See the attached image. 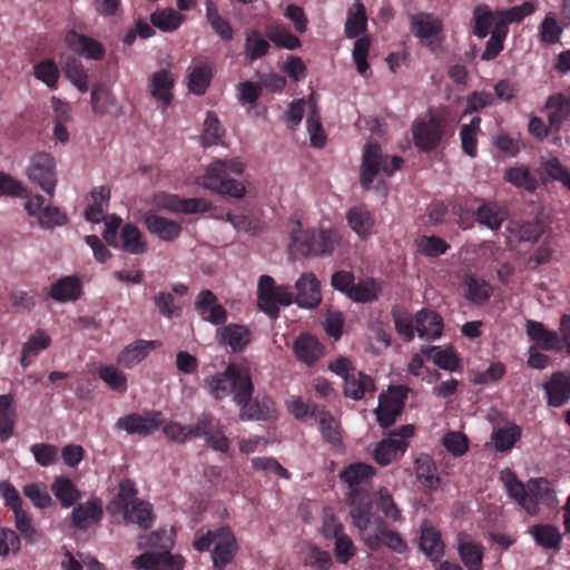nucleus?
Returning a JSON list of instances; mask_svg holds the SVG:
<instances>
[{"instance_id": "f257e3e1", "label": "nucleus", "mask_w": 570, "mask_h": 570, "mask_svg": "<svg viewBox=\"0 0 570 570\" xmlns=\"http://www.w3.org/2000/svg\"><path fill=\"white\" fill-rule=\"evenodd\" d=\"M250 371L245 363H229L223 373L205 379L209 393L217 400L233 394L234 402H242L250 389Z\"/></svg>"}, {"instance_id": "f03ea898", "label": "nucleus", "mask_w": 570, "mask_h": 570, "mask_svg": "<svg viewBox=\"0 0 570 570\" xmlns=\"http://www.w3.org/2000/svg\"><path fill=\"white\" fill-rule=\"evenodd\" d=\"M244 168V164L237 158L215 160L202 177V185L220 195L242 198L246 191L244 184L229 175H242Z\"/></svg>"}, {"instance_id": "7ed1b4c3", "label": "nucleus", "mask_w": 570, "mask_h": 570, "mask_svg": "<svg viewBox=\"0 0 570 570\" xmlns=\"http://www.w3.org/2000/svg\"><path fill=\"white\" fill-rule=\"evenodd\" d=\"M338 243L340 235L334 229H299L292 234L291 250L299 256H327Z\"/></svg>"}, {"instance_id": "20e7f679", "label": "nucleus", "mask_w": 570, "mask_h": 570, "mask_svg": "<svg viewBox=\"0 0 570 570\" xmlns=\"http://www.w3.org/2000/svg\"><path fill=\"white\" fill-rule=\"evenodd\" d=\"M402 164V157L393 156L389 158L382 154L381 146L377 142H367L363 151L361 165L360 184L362 188L368 190L380 170L386 176H392L401 168Z\"/></svg>"}, {"instance_id": "39448f33", "label": "nucleus", "mask_w": 570, "mask_h": 570, "mask_svg": "<svg viewBox=\"0 0 570 570\" xmlns=\"http://www.w3.org/2000/svg\"><path fill=\"white\" fill-rule=\"evenodd\" d=\"M258 304L269 317L276 318L279 314L278 305L288 306L295 302L294 295L286 286H276L274 278L263 275L258 281Z\"/></svg>"}, {"instance_id": "423d86ee", "label": "nucleus", "mask_w": 570, "mask_h": 570, "mask_svg": "<svg viewBox=\"0 0 570 570\" xmlns=\"http://www.w3.org/2000/svg\"><path fill=\"white\" fill-rule=\"evenodd\" d=\"M446 122L439 115L420 119L413 124L412 132L415 147L424 153L436 149L445 134Z\"/></svg>"}, {"instance_id": "0eeeda50", "label": "nucleus", "mask_w": 570, "mask_h": 570, "mask_svg": "<svg viewBox=\"0 0 570 570\" xmlns=\"http://www.w3.org/2000/svg\"><path fill=\"white\" fill-rule=\"evenodd\" d=\"M414 434L412 424L402 425L390 433L387 439L379 442L374 449L373 458L380 465H387L403 455L409 446L407 439Z\"/></svg>"}, {"instance_id": "6e6552de", "label": "nucleus", "mask_w": 570, "mask_h": 570, "mask_svg": "<svg viewBox=\"0 0 570 570\" xmlns=\"http://www.w3.org/2000/svg\"><path fill=\"white\" fill-rule=\"evenodd\" d=\"M409 389L402 385L391 386L387 393L379 396V406L375 410L379 424L386 429L393 425L402 414Z\"/></svg>"}, {"instance_id": "1a4fd4ad", "label": "nucleus", "mask_w": 570, "mask_h": 570, "mask_svg": "<svg viewBox=\"0 0 570 570\" xmlns=\"http://www.w3.org/2000/svg\"><path fill=\"white\" fill-rule=\"evenodd\" d=\"M242 402H236L239 406V417L244 421H269L277 417V410L275 402L268 395L262 397H253L254 383L250 380V389Z\"/></svg>"}, {"instance_id": "9d476101", "label": "nucleus", "mask_w": 570, "mask_h": 570, "mask_svg": "<svg viewBox=\"0 0 570 570\" xmlns=\"http://www.w3.org/2000/svg\"><path fill=\"white\" fill-rule=\"evenodd\" d=\"M161 424V412L147 411L142 414L130 413L119 417L116 422V428L126 431L130 435L146 438L158 431Z\"/></svg>"}, {"instance_id": "9b49d317", "label": "nucleus", "mask_w": 570, "mask_h": 570, "mask_svg": "<svg viewBox=\"0 0 570 570\" xmlns=\"http://www.w3.org/2000/svg\"><path fill=\"white\" fill-rule=\"evenodd\" d=\"M374 527L375 532L364 537L363 541L371 551H377L383 546L400 554L407 551L406 541L399 532L391 530L383 518L376 517L374 519Z\"/></svg>"}, {"instance_id": "f8f14e48", "label": "nucleus", "mask_w": 570, "mask_h": 570, "mask_svg": "<svg viewBox=\"0 0 570 570\" xmlns=\"http://www.w3.org/2000/svg\"><path fill=\"white\" fill-rule=\"evenodd\" d=\"M55 167V159L50 154L38 153L32 157L28 169L30 180L50 197L53 196L57 184Z\"/></svg>"}, {"instance_id": "ddd939ff", "label": "nucleus", "mask_w": 570, "mask_h": 570, "mask_svg": "<svg viewBox=\"0 0 570 570\" xmlns=\"http://www.w3.org/2000/svg\"><path fill=\"white\" fill-rule=\"evenodd\" d=\"M175 76L168 68H161L150 75L147 90L151 98L159 102L165 110L174 100Z\"/></svg>"}, {"instance_id": "4468645a", "label": "nucleus", "mask_w": 570, "mask_h": 570, "mask_svg": "<svg viewBox=\"0 0 570 570\" xmlns=\"http://www.w3.org/2000/svg\"><path fill=\"white\" fill-rule=\"evenodd\" d=\"M216 337L220 345L228 347L233 353H242L250 344L252 331L243 325L229 323L216 331Z\"/></svg>"}, {"instance_id": "2eb2a0df", "label": "nucleus", "mask_w": 570, "mask_h": 570, "mask_svg": "<svg viewBox=\"0 0 570 570\" xmlns=\"http://www.w3.org/2000/svg\"><path fill=\"white\" fill-rule=\"evenodd\" d=\"M455 541L460 560L466 569L482 570L484 556V547L482 543L474 541L472 537L464 531H460L456 534Z\"/></svg>"}, {"instance_id": "dca6fc26", "label": "nucleus", "mask_w": 570, "mask_h": 570, "mask_svg": "<svg viewBox=\"0 0 570 570\" xmlns=\"http://www.w3.org/2000/svg\"><path fill=\"white\" fill-rule=\"evenodd\" d=\"M237 542L234 533L227 527L217 530L216 542L212 552L213 564L217 570H224L237 552Z\"/></svg>"}, {"instance_id": "f3484780", "label": "nucleus", "mask_w": 570, "mask_h": 570, "mask_svg": "<svg viewBox=\"0 0 570 570\" xmlns=\"http://www.w3.org/2000/svg\"><path fill=\"white\" fill-rule=\"evenodd\" d=\"M525 333L528 338L534 342L533 346L537 348L558 353L563 351L559 333L548 330L541 322L527 320Z\"/></svg>"}, {"instance_id": "a211bd4d", "label": "nucleus", "mask_w": 570, "mask_h": 570, "mask_svg": "<svg viewBox=\"0 0 570 570\" xmlns=\"http://www.w3.org/2000/svg\"><path fill=\"white\" fill-rule=\"evenodd\" d=\"M419 548L433 563L441 562L445 554V543L440 530L426 521L420 528Z\"/></svg>"}, {"instance_id": "6ab92c4d", "label": "nucleus", "mask_w": 570, "mask_h": 570, "mask_svg": "<svg viewBox=\"0 0 570 570\" xmlns=\"http://www.w3.org/2000/svg\"><path fill=\"white\" fill-rule=\"evenodd\" d=\"M195 309L199 316L214 325H225L227 321L226 308L217 303L216 295L209 289H203L196 297Z\"/></svg>"}, {"instance_id": "aec40b11", "label": "nucleus", "mask_w": 570, "mask_h": 570, "mask_svg": "<svg viewBox=\"0 0 570 570\" xmlns=\"http://www.w3.org/2000/svg\"><path fill=\"white\" fill-rule=\"evenodd\" d=\"M195 309L199 316L214 325H225L227 321L226 308L217 303L216 295L209 289H203L196 297Z\"/></svg>"}, {"instance_id": "412c9836", "label": "nucleus", "mask_w": 570, "mask_h": 570, "mask_svg": "<svg viewBox=\"0 0 570 570\" xmlns=\"http://www.w3.org/2000/svg\"><path fill=\"white\" fill-rule=\"evenodd\" d=\"M195 309L199 316L214 325H225L227 321L226 308L217 303L216 295L209 289H203L196 297Z\"/></svg>"}, {"instance_id": "4be33fe9", "label": "nucleus", "mask_w": 570, "mask_h": 570, "mask_svg": "<svg viewBox=\"0 0 570 570\" xmlns=\"http://www.w3.org/2000/svg\"><path fill=\"white\" fill-rule=\"evenodd\" d=\"M142 223L151 235L167 243L176 240L183 230L178 222L150 212L142 215Z\"/></svg>"}, {"instance_id": "5701e85b", "label": "nucleus", "mask_w": 570, "mask_h": 570, "mask_svg": "<svg viewBox=\"0 0 570 570\" xmlns=\"http://www.w3.org/2000/svg\"><path fill=\"white\" fill-rule=\"evenodd\" d=\"M295 303L303 308H315L322 301L321 284L313 273H304L295 283Z\"/></svg>"}, {"instance_id": "b1692460", "label": "nucleus", "mask_w": 570, "mask_h": 570, "mask_svg": "<svg viewBox=\"0 0 570 570\" xmlns=\"http://www.w3.org/2000/svg\"><path fill=\"white\" fill-rule=\"evenodd\" d=\"M65 41L71 51L88 59L100 60L106 52L101 42L75 30L66 33Z\"/></svg>"}, {"instance_id": "393cba45", "label": "nucleus", "mask_w": 570, "mask_h": 570, "mask_svg": "<svg viewBox=\"0 0 570 570\" xmlns=\"http://www.w3.org/2000/svg\"><path fill=\"white\" fill-rule=\"evenodd\" d=\"M547 404L552 407H561L570 400V376L563 372H554L544 382Z\"/></svg>"}, {"instance_id": "a878e982", "label": "nucleus", "mask_w": 570, "mask_h": 570, "mask_svg": "<svg viewBox=\"0 0 570 570\" xmlns=\"http://www.w3.org/2000/svg\"><path fill=\"white\" fill-rule=\"evenodd\" d=\"M528 498L534 504V512H528L532 517L539 513L540 504L549 509H553L558 504L556 491L544 478H532L528 481Z\"/></svg>"}, {"instance_id": "bb28decb", "label": "nucleus", "mask_w": 570, "mask_h": 570, "mask_svg": "<svg viewBox=\"0 0 570 570\" xmlns=\"http://www.w3.org/2000/svg\"><path fill=\"white\" fill-rule=\"evenodd\" d=\"M214 77L212 62L204 59H195L189 67L188 90L197 96L205 95Z\"/></svg>"}, {"instance_id": "cd10ccee", "label": "nucleus", "mask_w": 570, "mask_h": 570, "mask_svg": "<svg viewBox=\"0 0 570 570\" xmlns=\"http://www.w3.org/2000/svg\"><path fill=\"white\" fill-rule=\"evenodd\" d=\"M293 351L299 362L313 366L323 356L324 346L313 335L303 333L294 341Z\"/></svg>"}, {"instance_id": "c85d7f7f", "label": "nucleus", "mask_w": 570, "mask_h": 570, "mask_svg": "<svg viewBox=\"0 0 570 570\" xmlns=\"http://www.w3.org/2000/svg\"><path fill=\"white\" fill-rule=\"evenodd\" d=\"M159 346H161L159 341L137 340L124 347L118 354L117 363L125 368H132L144 361L153 350Z\"/></svg>"}, {"instance_id": "c756f323", "label": "nucleus", "mask_w": 570, "mask_h": 570, "mask_svg": "<svg viewBox=\"0 0 570 570\" xmlns=\"http://www.w3.org/2000/svg\"><path fill=\"white\" fill-rule=\"evenodd\" d=\"M136 570H180L183 562L168 552L142 553L132 560Z\"/></svg>"}, {"instance_id": "7c9ffc66", "label": "nucleus", "mask_w": 570, "mask_h": 570, "mask_svg": "<svg viewBox=\"0 0 570 570\" xmlns=\"http://www.w3.org/2000/svg\"><path fill=\"white\" fill-rule=\"evenodd\" d=\"M415 330L419 337L435 341L442 335L443 320L436 312L422 308L415 314Z\"/></svg>"}, {"instance_id": "2f4dec72", "label": "nucleus", "mask_w": 570, "mask_h": 570, "mask_svg": "<svg viewBox=\"0 0 570 570\" xmlns=\"http://www.w3.org/2000/svg\"><path fill=\"white\" fill-rule=\"evenodd\" d=\"M82 295V283L77 275L63 276L56 281L49 291V296L58 302H73Z\"/></svg>"}, {"instance_id": "473e14b6", "label": "nucleus", "mask_w": 570, "mask_h": 570, "mask_svg": "<svg viewBox=\"0 0 570 570\" xmlns=\"http://www.w3.org/2000/svg\"><path fill=\"white\" fill-rule=\"evenodd\" d=\"M375 390L376 386L372 376L361 371H352L344 380V395L355 401L364 399L366 394H373Z\"/></svg>"}, {"instance_id": "72a5a7b5", "label": "nucleus", "mask_w": 570, "mask_h": 570, "mask_svg": "<svg viewBox=\"0 0 570 570\" xmlns=\"http://www.w3.org/2000/svg\"><path fill=\"white\" fill-rule=\"evenodd\" d=\"M126 524H137L140 529H150L154 524L155 514L149 502L135 499L127 508L120 510Z\"/></svg>"}, {"instance_id": "f704fd0d", "label": "nucleus", "mask_w": 570, "mask_h": 570, "mask_svg": "<svg viewBox=\"0 0 570 570\" xmlns=\"http://www.w3.org/2000/svg\"><path fill=\"white\" fill-rule=\"evenodd\" d=\"M350 515L353 524L360 531V537L364 541V537L370 535L368 528L374 524V514L372 513V502L368 498L360 500L353 499L351 502Z\"/></svg>"}, {"instance_id": "c9c22d12", "label": "nucleus", "mask_w": 570, "mask_h": 570, "mask_svg": "<svg viewBox=\"0 0 570 570\" xmlns=\"http://www.w3.org/2000/svg\"><path fill=\"white\" fill-rule=\"evenodd\" d=\"M501 481L510 498L515 500L527 512H534V504L528 498V483L523 484L510 469L501 472Z\"/></svg>"}, {"instance_id": "e433bc0d", "label": "nucleus", "mask_w": 570, "mask_h": 570, "mask_svg": "<svg viewBox=\"0 0 570 570\" xmlns=\"http://www.w3.org/2000/svg\"><path fill=\"white\" fill-rule=\"evenodd\" d=\"M102 507L97 500H89L83 504H78L72 510V525L79 530L86 531L91 523H97L102 518Z\"/></svg>"}, {"instance_id": "4c0bfd02", "label": "nucleus", "mask_w": 570, "mask_h": 570, "mask_svg": "<svg viewBox=\"0 0 570 570\" xmlns=\"http://www.w3.org/2000/svg\"><path fill=\"white\" fill-rule=\"evenodd\" d=\"M502 12L498 10L491 11L488 6L480 4L473 10V28L472 32L475 37L483 39L494 29L500 21Z\"/></svg>"}, {"instance_id": "58836bf2", "label": "nucleus", "mask_w": 570, "mask_h": 570, "mask_svg": "<svg viewBox=\"0 0 570 570\" xmlns=\"http://www.w3.org/2000/svg\"><path fill=\"white\" fill-rule=\"evenodd\" d=\"M348 226L361 238H367L374 228V217L372 213L364 206H354L346 214Z\"/></svg>"}, {"instance_id": "ea45409f", "label": "nucleus", "mask_w": 570, "mask_h": 570, "mask_svg": "<svg viewBox=\"0 0 570 570\" xmlns=\"http://www.w3.org/2000/svg\"><path fill=\"white\" fill-rule=\"evenodd\" d=\"M50 344L51 338L47 332L41 328L36 330L22 346L20 357L21 366L27 368L32 363V358L47 350Z\"/></svg>"}, {"instance_id": "a19ab883", "label": "nucleus", "mask_w": 570, "mask_h": 570, "mask_svg": "<svg viewBox=\"0 0 570 570\" xmlns=\"http://www.w3.org/2000/svg\"><path fill=\"white\" fill-rule=\"evenodd\" d=\"M507 215L504 207L494 202L482 203L475 212L478 223L491 230H499L507 219Z\"/></svg>"}, {"instance_id": "79ce46f5", "label": "nucleus", "mask_w": 570, "mask_h": 570, "mask_svg": "<svg viewBox=\"0 0 570 570\" xmlns=\"http://www.w3.org/2000/svg\"><path fill=\"white\" fill-rule=\"evenodd\" d=\"M120 247L124 252L132 255H141L147 252L148 246L142 238L140 229L130 223L125 224L120 229Z\"/></svg>"}, {"instance_id": "37998d69", "label": "nucleus", "mask_w": 570, "mask_h": 570, "mask_svg": "<svg viewBox=\"0 0 570 570\" xmlns=\"http://www.w3.org/2000/svg\"><path fill=\"white\" fill-rule=\"evenodd\" d=\"M17 411L11 394L0 395V439L9 440L13 435Z\"/></svg>"}, {"instance_id": "c03bdc74", "label": "nucleus", "mask_w": 570, "mask_h": 570, "mask_svg": "<svg viewBox=\"0 0 570 570\" xmlns=\"http://www.w3.org/2000/svg\"><path fill=\"white\" fill-rule=\"evenodd\" d=\"M51 491L63 508H70L81 499V492L69 478L63 475L55 479Z\"/></svg>"}, {"instance_id": "a18cd8bd", "label": "nucleus", "mask_w": 570, "mask_h": 570, "mask_svg": "<svg viewBox=\"0 0 570 570\" xmlns=\"http://www.w3.org/2000/svg\"><path fill=\"white\" fill-rule=\"evenodd\" d=\"M509 233L519 242H537L542 233L543 226L540 220H511L508 225Z\"/></svg>"}, {"instance_id": "49530a36", "label": "nucleus", "mask_w": 570, "mask_h": 570, "mask_svg": "<svg viewBox=\"0 0 570 570\" xmlns=\"http://www.w3.org/2000/svg\"><path fill=\"white\" fill-rule=\"evenodd\" d=\"M411 29L421 39H430L438 36L442 30V23L431 13H416L411 17Z\"/></svg>"}, {"instance_id": "de8ad7c7", "label": "nucleus", "mask_w": 570, "mask_h": 570, "mask_svg": "<svg viewBox=\"0 0 570 570\" xmlns=\"http://www.w3.org/2000/svg\"><path fill=\"white\" fill-rule=\"evenodd\" d=\"M503 179L518 188H523L529 193L538 188V179L524 165L509 167L504 170Z\"/></svg>"}, {"instance_id": "09e8293b", "label": "nucleus", "mask_w": 570, "mask_h": 570, "mask_svg": "<svg viewBox=\"0 0 570 570\" xmlns=\"http://www.w3.org/2000/svg\"><path fill=\"white\" fill-rule=\"evenodd\" d=\"M206 19L212 29L222 40L230 41L234 37V30L230 23L219 14L218 7L214 0H206Z\"/></svg>"}, {"instance_id": "8fccbe9b", "label": "nucleus", "mask_w": 570, "mask_h": 570, "mask_svg": "<svg viewBox=\"0 0 570 570\" xmlns=\"http://www.w3.org/2000/svg\"><path fill=\"white\" fill-rule=\"evenodd\" d=\"M186 20V16L173 8H165L151 13L150 22L154 27L164 32H173L177 30Z\"/></svg>"}, {"instance_id": "3c124183", "label": "nucleus", "mask_w": 570, "mask_h": 570, "mask_svg": "<svg viewBox=\"0 0 570 570\" xmlns=\"http://www.w3.org/2000/svg\"><path fill=\"white\" fill-rule=\"evenodd\" d=\"M374 473L375 470L372 465L358 462L344 468V470L340 473V478L351 488H354L363 483H367Z\"/></svg>"}, {"instance_id": "603ef678", "label": "nucleus", "mask_w": 570, "mask_h": 570, "mask_svg": "<svg viewBox=\"0 0 570 570\" xmlns=\"http://www.w3.org/2000/svg\"><path fill=\"white\" fill-rule=\"evenodd\" d=\"M245 36V56L250 62L268 53L271 45L257 29L247 30Z\"/></svg>"}, {"instance_id": "864d4df0", "label": "nucleus", "mask_w": 570, "mask_h": 570, "mask_svg": "<svg viewBox=\"0 0 570 570\" xmlns=\"http://www.w3.org/2000/svg\"><path fill=\"white\" fill-rule=\"evenodd\" d=\"M535 542L544 549H560L561 533L552 524H534L530 529Z\"/></svg>"}, {"instance_id": "5fc2aeb1", "label": "nucleus", "mask_w": 570, "mask_h": 570, "mask_svg": "<svg viewBox=\"0 0 570 570\" xmlns=\"http://www.w3.org/2000/svg\"><path fill=\"white\" fill-rule=\"evenodd\" d=\"M465 297L478 305L488 302L492 295L491 285L482 278L468 276L464 281Z\"/></svg>"}, {"instance_id": "6e6d98bb", "label": "nucleus", "mask_w": 570, "mask_h": 570, "mask_svg": "<svg viewBox=\"0 0 570 570\" xmlns=\"http://www.w3.org/2000/svg\"><path fill=\"white\" fill-rule=\"evenodd\" d=\"M509 28L504 22H498V26L491 30L490 39L485 43V48L481 53V60L490 61L495 59L504 49V41L507 39Z\"/></svg>"}, {"instance_id": "4d7b16f0", "label": "nucleus", "mask_w": 570, "mask_h": 570, "mask_svg": "<svg viewBox=\"0 0 570 570\" xmlns=\"http://www.w3.org/2000/svg\"><path fill=\"white\" fill-rule=\"evenodd\" d=\"M549 127L558 131L570 114V106L562 95L552 96L547 102Z\"/></svg>"}, {"instance_id": "13d9d810", "label": "nucleus", "mask_w": 570, "mask_h": 570, "mask_svg": "<svg viewBox=\"0 0 570 570\" xmlns=\"http://www.w3.org/2000/svg\"><path fill=\"white\" fill-rule=\"evenodd\" d=\"M521 428L517 424H510L504 428L495 429L492 433V441L495 450L507 452L521 439Z\"/></svg>"}, {"instance_id": "bf43d9fd", "label": "nucleus", "mask_w": 570, "mask_h": 570, "mask_svg": "<svg viewBox=\"0 0 570 570\" xmlns=\"http://www.w3.org/2000/svg\"><path fill=\"white\" fill-rule=\"evenodd\" d=\"M480 125L481 118L475 116L471 119L470 124H464L460 128L462 149L470 157L476 156L478 134L481 131Z\"/></svg>"}, {"instance_id": "052dcab7", "label": "nucleus", "mask_w": 570, "mask_h": 570, "mask_svg": "<svg viewBox=\"0 0 570 570\" xmlns=\"http://www.w3.org/2000/svg\"><path fill=\"white\" fill-rule=\"evenodd\" d=\"M315 419L318 422L320 431L323 439L333 445L340 444L342 441V436L338 423L335 420V417L331 414V412L326 411L325 409H322L321 411H318Z\"/></svg>"}, {"instance_id": "680f3d73", "label": "nucleus", "mask_w": 570, "mask_h": 570, "mask_svg": "<svg viewBox=\"0 0 570 570\" xmlns=\"http://www.w3.org/2000/svg\"><path fill=\"white\" fill-rule=\"evenodd\" d=\"M367 17L365 7L357 0L355 3V11H350L345 22V36L350 39L358 37L366 31Z\"/></svg>"}, {"instance_id": "e2e57ef3", "label": "nucleus", "mask_w": 570, "mask_h": 570, "mask_svg": "<svg viewBox=\"0 0 570 570\" xmlns=\"http://www.w3.org/2000/svg\"><path fill=\"white\" fill-rule=\"evenodd\" d=\"M415 472L419 482L429 489H433L439 484L436 466L429 455L420 456L415 460Z\"/></svg>"}, {"instance_id": "0e129e2a", "label": "nucleus", "mask_w": 570, "mask_h": 570, "mask_svg": "<svg viewBox=\"0 0 570 570\" xmlns=\"http://www.w3.org/2000/svg\"><path fill=\"white\" fill-rule=\"evenodd\" d=\"M33 76L50 89L55 90L58 87L60 71L52 59H45L33 66Z\"/></svg>"}, {"instance_id": "69168bd1", "label": "nucleus", "mask_w": 570, "mask_h": 570, "mask_svg": "<svg viewBox=\"0 0 570 570\" xmlns=\"http://www.w3.org/2000/svg\"><path fill=\"white\" fill-rule=\"evenodd\" d=\"M136 494L137 489L135 483L131 480H124L119 483L118 493L108 504L107 509L111 513L120 512V510L131 504V501L136 499Z\"/></svg>"}, {"instance_id": "338daca9", "label": "nucleus", "mask_w": 570, "mask_h": 570, "mask_svg": "<svg viewBox=\"0 0 570 570\" xmlns=\"http://www.w3.org/2000/svg\"><path fill=\"white\" fill-rule=\"evenodd\" d=\"M417 250L426 257H439L448 252L450 244L443 238L423 235L416 240Z\"/></svg>"}, {"instance_id": "774afa93", "label": "nucleus", "mask_w": 570, "mask_h": 570, "mask_svg": "<svg viewBox=\"0 0 570 570\" xmlns=\"http://www.w3.org/2000/svg\"><path fill=\"white\" fill-rule=\"evenodd\" d=\"M66 77L77 87L81 92L88 90V73L82 63L76 58H68L63 65Z\"/></svg>"}]
</instances>
